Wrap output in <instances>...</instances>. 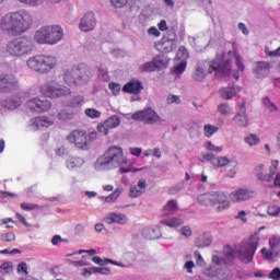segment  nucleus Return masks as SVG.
<instances>
[{"label": "nucleus", "instance_id": "nucleus-1", "mask_svg": "<svg viewBox=\"0 0 280 280\" xmlns=\"http://www.w3.org/2000/svg\"><path fill=\"white\" fill-rule=\"evenodd\" d=\"M33 25L34 14L25 9L9 12L0 21V30L9 36H21V34L30 32Z\"/></svg>", "mask_w": 280, "mask_h": 280}, {"label": "nucleus", "instance_id": "nucleus-2", "mask_svg": "<svg viewBox=\"0 0 280 280\" xmlns=\"http://www.w3.org/2000/svg\"><path fill=\"white\" fill-rule=\"evenodd\" d=\"M214 73L217 78H224L231 73V59H226V55L221 54L212 61L200 60L196 63L191 78L195 82H205L207 77Z\"/></svg>", "mask_w": 280, "mask_h": 280}, {"label": "nucleus", "instance_id": "nucleus-3", "mask_svg": "<svg viewBox=\"0 0 280 280\" xmlns=\"http://www.w3.org/2000/svg\"><path fill=\"white\" fill-rule=\"evenodd\" d=\"M126 163H128V159L124 156V149L121 147L112 145L103 155L97 158L94 163V170H96V172H108L120 167V174H128L130 168L122 167Z\"/></svg>", "mask_w": 280, "mask_h": 280}, {"label": "nucleus", "instance_id": "nucleus-4", "mask_svg": "<svg viewBox=\"0 0 280 280\" xmlns=\"http://www.w3.org/2000/svg\"><path fill=\"white\" fill-rule=\"evenodd\" d=\"M197 200L201 207H213L218 213L231 209V200H229V196L221 190L201 194L197 197Z\"/></svg>", "mask_w": 280, "mask_h": 280}, {"label": "nucleus", "instance_id": "nucleus-5", "mask_svg": "<svg viewBox=\"0 0 280 280\" xmlns=\"http://www.w3.org/2000/svg\"><path fill=\"white\" fill-rule=\"evenodd\" d=\"M34 40L27 36L11 39L5 45V52L11 58H27L34 51Z\"/></svg>", "mask_w": 280, "mask_h": 280}, {"label": "nucleus", "instance_id": "nucleus-6", "mask_svg": "<svg viewBox=\"0 0 280 280\" xmlns=\"http://www.w3.org/2000/svg\"><path fill=\"white\" fill-rule=\"evenodd\" d=\"M92 75L91 68L84 65L73 66L71 69L65 71L63 82L68 84V86H80L86 84Z\"/></svg>", "mask_w": 280, "mask_h": 280}, {"label": "nucleus", "instance_id": "nucleus-7", "mask_svg": "<svg viewBox=\"0 0 280 280\" xmlns=\"http://www.w3.org/2000/svg\"><path fill=\"white\" fill-rule=\"evenodd\" d=\"M259 247V234L255 233L247 241H244L236 250V255L243 264H250Z\"/></svg>", "mask_w": 280, "mask_h": 280}, {"label": "nucleus", "instance_id": "nucleus-8", "mask_svg": "<svg viewBox=\"0 0 280 280\" xmlns=\"http://www.w3.org/2000/svg\"><path fill=\"white\" fill-rule=\"evenodd\" d=\"M39 92L44 97L56 100L58 97H67L71 93V89L60 85L58 81H48L40 85Z\"/></svg>", "mask_w": 280, "mask_h": 280}, {"label": "nucleus", "instance_id": "nucleus-9", "mask_svg": "<svg viewBox=\"0 0 280 280\" xmlns=\"http://www.w3.org/2000/svg\"><path fill=\"white\" fill-rule=\"evenodd\" d=\"M131 119H135V121H142L149 126L161 124V116H159V114L152 108H147L132 114Z\"/></svg>", "mask_w": 280, "mask_h": 280}, {"label": "nucleus", "instance_id": "nucleus-10", "mask_svg": "<svg viewBox=\"0 0 280 280\" xmlns=\"http://www.w3.org/2000/svg\"><path fill=\"white\" fill-rule=\"evenodd\" d=\"M270 249L264 247L260 253L267 261H275L279 257L280 236H273L269 240Z\"/></svg>", "mask_w": 280, "mask_h": 280}, {"label": "nucleus", "instance_id": "nucleus-11", "mask_svg": "<svg viewBox=\"0 0 280 280\" xmlns=\"http://www.w3.org/2000/svg\"><path fill=\"white\" fill-rule=\"evenodd\" d=\"M19 89V79L14 74H0V93H12Z\"/></svg>", "mask_w": 280, "mask_h": 280}, {"label": "nucleus", "instance_id": "nucleus-12", "mask_svg": "<svg viewBox=\"0 0 280 280\" xmlns=\"http://www.w3.org/2000/svg\"><path fill=\"white\" fill-rule=\"evenodd\" d=\"M26 108L31 113H47L51 108V103L47 100L33 97L26 102Z\"/></svg>", "mask_w": 280, "mask_h": 280}, {"label": "nucleus", "instance_id": "nucleus-13", "mask_svg": "<svg viewBox=\"0 0 280 280\" xmlns=\"http://www.w3.org/2000/svg\"><path fill=\"white\" fill-rule=\"evenodd\" d=\"M233 121L237 128H248L250 126V118L246 113V102L238 103V110L234 115Z\"/></svg>", "mask_w": 280, "mask_h": 280}, {"label": "nucleus", "instance_id": "nucleus-14", "mask_svg": "<svg viewBox=\"0 0 280 280\" xmlns=\"http://www.w3.org/2000/svg\"><path fill=\"white\" fill-rule=\"evenodd\" d=\"M67 140L70 143H74L79 150H89V140L85 131L74 130L68 136Z\"/></svg>", "mask_w": 280, "mask_h": 280}, {"label": "nucleus", "instance_id": "nucleus-15", "mask_svg": "<svg viewBox=\"0 0 280 280\" xmlns=\"http://www.w3.org/2000/svg\"><path fill=\"white\" fill-rule=\"evenodd\" d=\"M97 26V18L93 11H88L81 18L79 23V30L81 32H93L94 27Z\"/></svg>", "mask_w": 280, "mask_h": 280}, {"label": "nucleus", "instance_id": "nucleus-16", "mask_svg": "<svg viewBox=\"0 0 280 280\" xmlns=\"http://www.w3.org/2000/svg\"><path fill=\"white\" fill-rule=\"evenodd\" d=\"M121 124V118L117 115H113L109 118H107L104 122H100L97 125V130L101 135H108V130H113L115 128H119V125Z\"/></svg>", "mask_w": 280, "mask_h": 280}, {"label": "nucleus", "instance_id": "nucleus-17", "mask_svg": "<svg viewBox=\"0 0 280 280\" xmlns=\"http://www.w3.org/2000/svg\"><path fill=\"white\" fill-rule=\"evenodd\" d=\"M254 191L248 188H240L232 191L229 195L231 202H246V200H250L254 196Z\"/></svg>", "mask_w": 280, "mask_h": 280}, {"label": "nucleus", "instance_id": "nucleus-18", "mask_svg": "<svg viewBox=\"0 0 280 280\" xmlns=\"http://www.w3.org/2000/svg\"><path fill=\"white\" fill-rule=\"evenodd\" d=\"M58 67V58L54 55H42V75L51 73Z\"/></svg>", "mask_w": 280, "mask_h": 280}, {"label": "nucleus", "instance_id": "nucleus-19", "mask_svg": "<svg viewBox=\"0 0 280 280\" xmlns=\"http://www.w3.org/2000/svg\"><path fill=\"white\" fill-rule=\"evenodd\" d=\"M65 38V31L60 25H48V45H58Z\"/></svg>", "mask_w": 280, "mask_h": 280}, {"label": "nucleus", "instance_id": "nucleus-20", "mask_svg": "<svg viewBox=\"0 0 280 280\" xmlns=\"http://www.w3.org/2000/svg\"><path fill=\"white\" fill-rule=\"evenodd\" d=\"M270 62L268 61H257L254 63V75L257 80H264L270 74Z\"/></svg>", "mask_w": 280, "mask_h": 280}, {"label": "nucleus", "instance_id": "nucleus-21", "mask_svg": "<svg viewBox=\"0 0 280 280\" xmlns=\"http://www.w3.org/2000/svg\"><path fill=\"white\" fill-rule=\"evenodd\" d=\"M49 126H54V121L49 120L47 117H35L30 120L28 128L33 132H36V130H40V128H49Z\"/></svg>", "mask_w": 280, "mask_h": 280}, {"label": "nucleus", "instance_id": "nucleus-22", "mask_svg": "<svg viewBox=\"0 0 280 280\" xmlns=\"http://www.w3.org/2000/svg\"><path fill=\"white\" fill-rule=\"evenodd\" d=\"M103 222H105L106 224L124 225L128 224V217L119 212H109L104 217Z\"/></svg>", "mask_w": 280, "mask_h": 280}, {"label": "nucleus", "instance_id": "nucleus-23", "mask_svg": "<svg viewBox=\"0 0 280 280\" xmlns=\"http://www.w3.org/2000/svg\"><path fill=\"white\" fill-rule=\"evenodd\" d=\"M240 93H242V86L240 85H228L219 91L220 97L226 101L237 97Z\"/></svg>", "mask_w": 280, "mask_h": 280}, {"label": "nucleus", "instance_id": "nucleus-24", "mask_svg": "<svg viewBox=\"0 0 280 280\" xmlns=\"http://www.w3.org/2000/svg\"><path fill=\"white\" fill-rule=\"evenodd\" d=\"M33 40L37 43V45H49L48 25L38 28L33 36Z\"/></svg>", "mask_w": 280, "mask_h": 280}, {"label": "nucleus", "instance_id": "nucleus-25", "mask_svg": "<svg viewBox=\"0 0 280 280\" xmlns=\"http://www.w3.org/2000/svg\"><path fill=\"white\" fill-rule=\"evenodd\" d=\"M148 187V182L142 178L138 180L137 185L130 187L129 196L130 198H139L145 194V189Z\"/></svg>", "mask_w": 280, "mask_h": 280}, {"label": "nucleus", "instance_id": "nucleus-26", "mask_svg": "<svg viewBox=\"0 0 280 280\" xmlns=\"http://www.w3.org/2000/svg\"><path fill=\"white\" fill-rule=\"evenodd\" d=\"M225 58L226 60H229V58H234L238 70H234L233 78L234 80H240V71H244L245 69L244 60L242 59V56L235 54V51L233 50H230L228 55H225Z\"/></svg>", "mask_w": 280, "mask_h": 280}, {"label": "nucleus", "instance_id": "nucleus-27", "mask_svg": "<svg viewBox=\"0 0 280 280\" xmlns=\"http://www.w3.org/2000/svg\"><path fill=\"white\" fill-rule=\"evenodd\" d=\"M26 67L34 73L42 75V55H35L26 60Z\"/></svg>", "mask_w": 280, "mask_h": 280}, {"label": "nucleus", "instance_id": "nucleus-28", "mask_svg": "<svg viewBox=\"0 0 280 280\" xmlns=\"http://www.w3.org/2000/svg\"><path fill=\"white\" fill-rule=\"evenodd\" d=\"M143 90V84L139 80H131L124 85L122 91L125 93H131L132 95H138Z\"/></svg>", "mask_w": 280, "mask_h": 280}, {"label": "nucleus", "instance_id": "nucleus-29", "mask_svg": "<svg viewBox=\"0 0 280 280\" xmlns=\"http://www.w3.org/2000/svg\"><path fill=\"white\" fill-rule=\"evenodd\" d=\"M84 163H86V161L82 156H69L66 160V167L67 170H80Z\"/></svg>", "mask_w": 280, "mask_h": 280}, {"label": "nucleus", "instance_id": "nucleus-30", "mask_svg": "<svg viewBox=\"0 0 280 280\" xmlns=\"http://www.w3.org/2000/svg\"><path fill=\"white\" fill-rule=\"evenodd\" d=\"M21 104H23V101H21V97L18 96L1 101L2 108H7L8 110H16Z\"/></svg>", "mask_w": 280, "mask_h": 280}, {"label": "nucleus", "instance_id": "nucleus-31", "mask_svg": "<svg viewBox=\"0 0 280 280\" xmlns=\"http://www.w3.org/2000/svg\"><path fill=\"white\" fill-rule=\"evenodd\" d=\"M141 233L145 240H159L161 237V230L159 228L147 226L142 229Z\"/></svg>", "mask_w": 280, "mask_h": 280}, {"label": "nucleus", "instance_id": "nucleus-32", "mask_svg": "<svg viewBox=\"0 0 280 280\" xmlns=\"http://www.w3.org/2000/svg\"><path fill=\"white\" fill-rule=\"evenodd\" d=\"M175 211H178V202L174 199H171L162 208V215H164V218H167V215H174Z\"/></svg>", "mask_w": 280, "mask_h": 280}, {"label": "nucleus", "instance_id": "nucleus-33", "mask_svg": "<svg viewBox=\"0 0 280 280\" xmlns=\"http://www.w3.org/2000/svg\"><path fill=\"white\" fill-rule=\"evenodd\" d=\"M160 224H163L164 226H170V229H178V226H183V224H185V221L182 218L173 217L170 219L161 220Z\"/></svg>", "mask_w": 280, "mask_h": 280}, {"label": "nucleus", "instance_id": "nucleus-34", "mask_svg": "<svg viewBox=\"0 0 280 280\" xmlns=\"http://www.w3.org/2000/svg\"><path fill=\"white\" fill-rule=\"evenodd\" d=\"M83 104L84 96L82 95L72 96L70 100L63 102V106L67 108H79V106H82Z\"/></svg>", "mask_w": 280, "mask_h": 280}, {"label": "nucleus", "instance_id": "nucleus-35", "mask_svg": "<svg viewBox=\"0 0 280 280\" xmlns=\"http://www.w3.org/2000/svg\"><path fill=\"white\" fill-rule=\"evenodd\" d=\"M158 49L163 54H170V51H174V49H176V42L173 39L163 40L158 45Z\"/></svg>", "mask_w": 280, "mask_h": 280}, {"label": "nucleus", "instance_id": "nucleus-36", "mask_svg": "<svg viewBox=\"0 0 280 280\" xmlns=\"http://www.w3.org/2000/svg\"><path fill=\"white\" fill-rule=\"evenodd\" d=\"M212 242L211 235L201 234L196 238L195 246H197V248H207V246H211Z\"/></svg>", "mask_w": 280, "mask_h": 280}, {"label": "nucleus", "instance_id": "nucleus-37", "mask_svg": "<svg viewBox=\"0 0 280 280\" xmlns=\"http://www.w3.org/2000/svg\"><path fill=\"white\" fill-rule=\"evenodd\" d=\"M256 176L258 180H261L262 183H272V175L266 174L264 164L256 166Z\"/></svg>", "mask_w": 280, "mask_h": 280}, {"label": "nucleus", "instance_id": "nucleus-38", "mask_svg": "<svg viewBox=\"0 0 280 280\" xmlns=\"http://www.w3.org/2000/svg\"><path fill=\"white\" fill-rule=\"evenodd\" d=\"M231 163H233V167L237 165V162L229 160L226 156H215L214 160H212L213 167H226V165H230Z\"/></svg>", "mask_w": 280, "mask_h": 280}, {"label": "nucleus", "instance_id": "nucleus-39", "mask_svg": "<svg viewBox=\"0 0 280 280\" xmlns=\"http://www.w3.org/2000/svg\"><path fill=\"white\" fill-rule=\"evenodd\" d=\"M121 261V268H131L135 261H137V255H135L132 252H127L122 255Z\"/></svg>", "mask_w": 280, "mask_h": 280}, {"label": "nucleus", "instance_id": "nucleus-40", "mask_svg": "<svg viewBox=\"0 0 280 280\" xmlns=\"http://www.w3.org/2000/svg\"><path fill=\"white\" fill-rule=\"evenodd\" d=\"M187 69V61H175V66L172 68V73L176 78H180L184 73L185 70Z\"/></svg>", "mask_w": 280, "mask_h": 280}, {"label": "nucleus", "instance_id": "nucleus-41", "mask_svg": "<svg viewBox=\"0 0 280 280\" xmlns=\"http://www.w3.org/2000/svg\"><path fill=\"white\" fill-rule=\"evenodd\" d=\"M153 61L155 62V67L159 71L161 69H166L167 65H170V57L166 55H159L153 58Z\"/></svg>", "mask_w": 280, "mask_h": 280}, {"label": "nucleus", "instance_id": "nucleus-42", "mask_svg": "<svg viewBox=\"0 0 280 280\" xmlns=\"http://www.w3.org/2000/svg\"><path fill=\"white\" fill-rule=\"evenodd\" d=\"M211 259L212 264H215V266H226V264H229V260L218 250L212 253Z\"/></svg>", "mask_w": 280, "mask_h": 280}, {"label": "nucleus", "instance_id": "nucleus-43", "mask_svg": "<svg viewBox=\"0 0 280 280\" xmlns=\"http://www.w3.org/2000/svg\"><path fill=\"white\" fill-rule=\"evenodd\" d=\"M139 71H141V73H152V71H159V70L156 68V63L154 59H152V61L141 65L139 67Z\"/></svg>", "mask_w": 280, "mask_h": 280}, {"label": "nucleus", "instance_id": "nucleus-44", "mask_svg": "<svg viewBox=\"0 0 280 280\" xmlns=\"http://www.w3.org/2000/svg\"><path fill=\"white\" fill-rule=\"evenodd\" d=\"M187 60H189V52H187V48L182 46L177 50L175 62H187Z\"/></svg>", "mask_w": 280, "mask_h": 280}, {"label": "nucleus", "instance_id": "nucleus-45", "mask_svg": "<svg viewBox=\"0 0 280 280\" xmlns=\"http://www.w3.org/2000/svg\"><path fill=\"white\" fill-rule=\"evenodd\" d=\"M262 105L268 110V113L279 112V107L268 96L262 97Z\"/></svg>", "mask_w": 280, "mask_h": 280}, {"label": "nucleus", "instance_id": "nucleus-46", "mask_svg": "<svg viewBox=\"0 0 280 280\" xmlns=\"http://www.w3.org/2000/svg\"><path fill=\"white\" fill-rule=\"evenodd\" d=\"M244 141L250 148H255V145H259V143L261 142V139H259V137L255 133H249L244 138Z\"/></svg>", "mask_w": 280, "mask_h": 280}, {"label": "nucleus", "instance_id": "nucleus-47", "mask_svg": "<svg viewBox=\"0 0 280 280\" xmlns=\"http://www.w3.org/2000/svg\"><path fill=\"white\" fill-rule=\"evenodd\" d=\"M219 130L220 128L215 125L208 124L203 126V135L205 137H207V139H211V137L215 135Z\"/></svg>", "mask_w": 280, "mask_h": 280}, {"label": "nucleus", "instance_id": "nucleus-48", "mask_svg": "<svg viewBox=\"0 0 280 280\" xmlns=\"http://www.w3.org/2000/svg\"><path fill=\"white\" fill-rule=\"evenodd\" d=\"M218 113L223 115V117H229V115H233V108H231L229 103H221L218 105Z\"/></svg>", "mask_w": 280, "mask_h": 280}, {"label": "nucleus", "instance_id": "nucleus-49", "mask_svg": "<svg viewBox=\"0 0 280 280\" xmlns=\"http://www.w3.org/2000/svg\"><path fill=\"white\" fill-rule=\"evenodd\" d=\"M73 117H75V114L71 109H61L58 113V119H60V121H67L73 119Z\"/></svg>", "mask_w": 280, "mask_h": 280}, {"label": "nucleus", "instance_id": "nucleus-50", "mask_svg": "<svg viewBox=\"0 0 280 280\" xmlns=\"http://www.w3.org/2000/svg\"><path fill=\"white\" fill-rule=\"evenodd\" d=\"M122 192L124 188H116L115 191H113L109 196L105 197V202H116L117 198H119V196H121Z\"/></svg>", "mask_w": 280, "mask_h": 280}, {"label": "nucleus", "instance_id": "nucleus-51", "mask_svg": "<svg viewBox=\"0 0 280 280\" xmlns=\"http://www.w3.org/2000/svg\"><path fill=\"white\" fill-rule=\"evenodd\" d=\"M84 115L89 117V119H100V117H102V112L95 108H85Z\"/></svg>", "mask_w": 280, "mask_h": 280}, {"label": "nucleus", "instance_id": "nucleus-52", "mask_svg": "<svg viewBox=\"0 0 280 280\" xmlns=\"http://www.w3.org/2000/svg\"><path fill=\"white\" fill-rule=\"evenodd\" d=\"M20 3H23V5H28V8H38L39 5H43L45 2L44 0H18Z\"/></svg>", "mask_w": 280, "mask_h": 280}, {"label": "nucleus", "instance_id": "nucleus-53", "mask_svg": "<svg viewBox=\"0 0 280 280\" xmlns=\"http://www.w3.org/2000/svg\"><path fill=\"white\" fill-rule=\"evenodd\" d=\"M179 235L183 237L189 238L191 235H194V231L189 225H184L178 230Z\"/></svg>", "mask_w": 280, "mask_h": 280}, {"label": "nucleus", "instance_id": "nucleus-54", "mask_svg": "<svg viewBox=\"0 0 280 280\" xmlns=\"http://www.w3.org/2000/svg\"><path fill=\"white\" fill-rule=\"evenodd\" d=\"M98 78L104 82H108V80H110V75H108V69L106 67H98Z\"/></svg>", "mask_w": 280, "mask_h": 280}, {"label": "nucleus", "instance_id": "nucleus-55", "mask_svg": "<svg viewBox=\"0 0 280 280\" xmlns=\"http://www.w3.org/2000/svg\"><path fill=\"white\" fill-rule=\"evenodd\" d=\"M267 213L272 218H278V215L280 214V207L277 205H271L268 207Z\"/></svg>", "mask_w": 280, "mask_h": 280}, {"label": "nucleus", "instance_id": "nucleus-56", "mask_svg": "<svg viewBox=\"0 0 280 280\" xmlns=\"http://www.w3.org/2000/svg\"><path fill=\"white\" fill-rule=\"evenodd\" d=\"M223 257L229 261H233V248L231 246H225L223 249Z\"/></svg>", "mask_w": 280, "mask_h": 280}, {"label": "nucleus", "instance_id": "nucleus-57", "mask_svg": "<svg viewBox=\"0 0 280 280\" xmlns=\"http://www.w3.org/2000/svg\"><path fill=\"white\" fill-rule=\"evenodd\" d=\"M279 167V161L278 160H273L271 162V166L269 168V174L268 176H271V182L275 178V174H277V168Z\"/></svg>", "mask_w": 280, "mask_h": 280}, {"label": "nucleus", "instance_id": "nucleus-58", "mask_svg": "<svg viewBox=\"0 0 280 280\" xmlns=\"http://www.w3.org/2000/svg\"><path fill=\"white\" fill-rule=\"evenodd\" d=\"M205 147L207 148V150H209L210 152H222V147H218L215 144H213V142L211 141H207L205 143Z\"/></svg>", "mask_w": 280, "mask_h": 280}, {"label": "nucleus", "instance_id": "nucleus-59", "mask_svg": "<svg viewBox=\"0 0 280 280\" xmlns=\"http://www.w3.org/2000/svg\"><path fill=\"white\" fill-rule=\"evenodd\" d=\"M15 237L16 236L14 235V233L9 232L5 234H1L0 240L1 242H14Z\"/></svg>", "mask_w": 280, "mask_h": 280}, {"label": "nucleus", "instance_id": "nucleus-60", "mask_svg": "<svg viewBox=\"0 0 280 280\" xmlns=\"http://www.w3.org/2000/svg\"><path fill=\"white\" fill-rule=\"evenodd\" d=\"M108 86L112 90L113 95H119V92L121 91V85L119 83L110 82Z\"/></svg>", "mask_w": 280, "mask_h": 280}, {"label": "nucleus", "instance_id": "nucleus-61", "mask_svg": "<svg viewBox=\"0 0 280 280\" xmlns=\"http://www.w3.org/2000/svg\"><path fill=\"white\" fill-rule=\"evenodd\" d=\"M1 272L10 275L12 272V262H3L0 267Z\"/></svg>", "mask_w": 280, "mask_h": 280}, {"label": "nucleus", "instance_id": "nucleus-62", "mask_svg": "<svg viewBox=\"0 0 280 280\" xmlns=\"http://www.w3.org/2000/svg\"><path fill=\"white\" fill-rule=\"evenodd\" d=\"M167 104H180V96L170 94L166 98Z\"/></svg>", "mask_w": 280, "mask_h": 280}, {"label": "nucleus", "instance_id": "nucleus-63", "mask_svg": "<svg viewBox=\"0 0 280 280\" xmlns=\"http://www.w3.org/2000/svg\"><path fill=\"white\" fill-rule=\"evenodd\" d=\"M268 278L273 280H280V268L279 267L273 268L269 273Z\"/></svg>", "mask_w": 280, "mask_h": 280}, {"label": "nucleus", "instance_id": "nucleus-64", "mask_svg": "<svg viewBox=\"0 0 280 280\" xmlns=\"http://www.w3.org/2000/svg\"><path fill=\"white\" fill-rule=\"evenodd\" d=\"M194 257L197 261V266H205V258H202V255L200 254V252L196 250L194 253Z\"/></svg>", "mask_w": 280, "mask_h": 280}]
</instances>
